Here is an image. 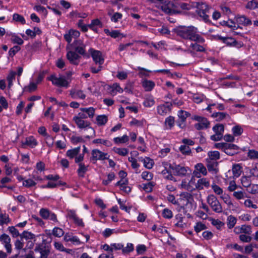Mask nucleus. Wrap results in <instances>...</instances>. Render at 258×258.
<instances>
[{
	"label": "nucleus",
	"mask_w": 258,
	"mask_h": 258,
	"mask_svg": "<svg viewBox=\"0 0 258 258\" xmlns=\"http://www.w3.org/2000/svg\"><path fill=\"white\" fill-rule=\"evenodd\" d=\"M80 34L79 31L71 29L68 33L64 35V38L69 44H70L72 38H77L79 37Z\"/></svg>",
	"instance_id": "obj_13"
},
{
	"label": "nucleus",
	"mask_w": 258,
	"mask_h": 258,
	"mask_svg": "<svg viewBox=\"0 0 258 258\" xmlns=\"http://www.w3.org/2000/svg\"><path fill=\"white\" fill-rule=\"evenodd\" d=\"M214 132L216 134H222L224 132V125L222 124H218L213 127Z\"/></svg>",
	"instance_id": "obj_39"
},
{
	"label": "nucleus",
	"mask_w": 258,
	"mask_h": 258,
	"mask_svg": "<svg viewBox=\"0 0 258 258\" xmlns=\"http://www.w3.org/2000/svg\"><path fill=\"white\" fill-rule=\"evenodd\" d=\"M241 232L247 234H250L251 233V226L250 225H242L241 227Z\"/></svg>",
	"instance_id": "obj_57"
},
{
	"label": "nucleus",
	"mask_w": 258,
	"mask_h": 258,
	"mask_svg": "<svg viewBox=\"0 0 258 258\" xmlns=\"http://www.w3.org/2000/svg\"><path fill=\"white\" fill-rule=\"evenodd\" d=\"M180 197H183V198L187 200V203H191L190 200H193V197L192 196L187 192H182L180 194Z\"/></svg>",
	"instance_id": "obj_55"
},
{
	"label": "nucleus",
	"mask_w": 258,
	"mask_h": 258,
	"mask_svg": "<svg viewBox=\"0 0 258 258\" xmlns=\"http://www.w3.org/2000/svg\"><path fill=\"white\" fill-rule=\"evenodd\" d=\"M37 145L36 140L32 136H30L26 138L25 142H22V147L25 148V145L30 146L31 148H34Z\"/></svg>",
	"instance_id": "obj_18"
},
{
	"label": "nucleus",
	"mask_w": 258,
	"mask_h": 258,
	"mask_svg": "<svg viewBox=\"0 0 258 258\" xmlns=\"http://www.w3.org/2000/svg\"><path fill=\"white\" fill-rule=\"evenodd\" d=\"M129 140L128 137L126 135H124L122 137H116L114 139V141L115 143H124L127 142Z\"/></svg>",
	"instance_id": "obj_40"
},
{
	"label": "nucleus",
	"mask_w": 258,
	"mask_h": 258,
	"mask_svg": "<svg viewBox=\"0 0 258 258\" xmlns=\"http://www.w3.org/2000/svg\"><path fill=\"white\" fill-rule=\"evenodd\" d=\"M233 195L238 200L242 199L246 197V194L242 191H234Z\"/></svg>",
	"instance_id": "obj_41"
},
{
	"label": "nucleus",
	"mask_w": 258,
	"mask_h": 258,
	"mask_svg": "<svg viewBox=\"0 0 258 258\" xmlns=\"http://www.w3.org/2000/svg\"><path fill=\"white\" fill-rule=\"evenodd\" d=\"M91 51V55L93 60L96 63H99V65H101L104 62V59L102 57V53L99 50L90 49Z\"/></svg>",
	"instance_id": "obj_11"
},
{
	"label": "nucleus",
	"mask_w": 258,
	"mask_h": 258,
	"mask_svg": "<svg viewBox=\"0 0 258 258\" xmlns=\"http://www.w3.org/2000/svg\"><path fill=\"white\" fill-rule=\"evenodd\" d=\"M172 104L166 105L165 104L161 105L157 108L158 113L161 115H164L171 110Z\"/></svg>",
	"instance_id": "obj_16"
},
{
	"label": "nucleus",
	"mask_w": 258,
	"mask_h": 258,
	"mask_svg": "<svg viewBox=\"0 0 258 258\" xmlns=\"http://www.w3.org/2000/svg\"><path fill=\"white\" fill-rule=\"evenodd\" d=\"M67 216L74 220L75 224L79 226H84V223L82 220L77 217L75 211L72 210H67Z\"/></svg>",
	"instance_id": "obj_12"
},
{
	"label": "nucleus",
	"mask_w": 258,
	"mask_h": 258,
	"mask_svg": "<svg viewBox=\"0 0 258 258\" xmlns=\"http://www.w3.org/2000/svg\"><path fill=\"white\" fill-rule=\"evenodd\" d=\"M248 156L250 159L258 158V152L254 150H250L248 152Z\"/></svg>",
	"instance_id": "obj_64"
},
{
	"label": "nucleus",
	"mask_w": 258,
	"mask_h": 258,
	"mask_svg": "<svg viewBox=\"0 0 258 258\" xmlns=\"http://www.w3.org/2000/svg\"><path fill=\"white\" fill-rule=\"evenodd\" d=\"M0 241L5 245V247L8 253H11L12 252V245L10 244L11 238L10 236L6 234H3L0 236Z\"/></svg>",
	"instance_id": "obj_9"
},
{
	"label": "nucleus",
	"mask_w": 258,
	"mask_h": 258,
	"mask_svg": "<svg viewBox=\"0 0 258 258\" xmlns=\"http://www.w3.org/2000/svg\"><path fill=\"white\" fill-rule=\"evenodd\" d=\"M11 41L13 43H16L18 45H22L24 43L23 40L18 36L13 35L11 38Z\"/></svg>",
	"instance_id": "obj_44"
},
{
	"label": "nucleus",
	"mask_w": 258,
	"mask_h": 258,
	"mask_svg": "<svg viewBox=\"0 0 258 258\" xmlns=\"http://www.w3.org/2000/svg\"><path fill=\"white\" fill-rule=\"evenodd\" d=\"M92 142L94 144H102L107 147H110L111 146V143L110 141L101 139H97L94 140Z\"/></svg>",
	"instance_id": "obj_34"
},
{
	"label": "nucleus",
	"mask_w": 258,
	"mask_h": 258,
	"mask_svg": "<svg viewBox=\"0 0 258 258\" xmlns=\"http://www.w3.org/2000/svg\"><path fill=\"white\" fill-rule=\"evenodd\" d=\"M52 234L56 237H60L64 234V232L62 229L56 227L53 229Z\"/></svg>",
	"instance_id": "obj_38"
},
{
	"label": "nucleus",
	"mask_w": 258,
	"mask_h": 258,
	"mask_svg": "<svg viewBox=\"0 0 258 258\" xmlns=\"http://www.w3.org/2000/svg\"><path fill=\"white\" fill-rule=\"evenodd\" d=\"M21 49L20 47L15 45L11 48L9 51V56L13 57L16 53Z\"/></svg>",
	"instance_id": "obj_45"
},
{
	"label": "nucleus",
	"mask_w": 258,
	"mask_h": 258,
	"mask_svg": "<svg viewBox=\"0 0 258 258\" xmlns=\"http://www.w3.org/2000/svg\"><path fill=\"white\" fill-rule=\"evenodd\" d=\"M196 7L197 8L196 12L198 15L202 17L205 22H207L209 18V16L206 14L208 11V6L203 3L198 2L196 3Z\"/></svg>",
	"instance_id": "obj_4"
},
{
	"label": "nucleus",
	"mask_w": 258,
	"mask_h": 258,
	"mask_svg": "<svg viewBox=\"0 0 258 258\" xmlns=\"http://www.w3.org/2000/svg\"><path fill=\"white\" fill-rule=\"evenodd\" d=\"M71 141L74 144L78 143H84L85 140L81 137L72 136L71 137Z\"/></svg>",
	"instance_id": "obj_59"
},
{
	"label": "nucleus",
	"mask_w": 258,
	"mask_h": 258,
	"mask_svg": "<svg viewBox=\"0 0 258 258\" xmlns=\"http://www.w3.org/2000/svg\"><path fill=\"white\" fill-rule=\"evenodd\" d=\"M190 47L192 48L194 50H195L197 51L204 52L205 51V49L204 48L203 46L199 45L197 43H191L190 45Z\"/></svg>",
	"instance_id": "obj_56"
},
{
	"label": "nucleus",
	"mask_w": 258,
	"mask_h": 258,
	"mask_svg": "<svg viewBox=\"0 0 258 258\" xmlns=\"http://www.w3.org/2000/svg\"><path fill=\"white\" fill-rule=\"evenodd\" d=\"M113 151L118 154L121 156H126L128 153V150L126 148H114Z\"/></svg>",
	"instance_id": "obj_37"
},
{
	"label": "nucleus",
	"mask_w": 258,
	"mask_h": 258,
	"mask_svg": "<svg viewBox=\"0 0 258 258\" xmlns=\"http://www.w3.org/2000/svg\"><path fill=\"white\" fill-rule=\"evenodd\" d=\"M241 183L243 186L245 187L250 188V185H251V182L248 179V177L246 176L242 177L241 178Z\"/></svg>",
	"instance_id": "obj_50"
},
{
	"label": "nucleus",
	"mask_w": 258,
	"mask_h": 258,
	"mask_svg": "<svg viewBox=\"0 0 258 258\" xmlns=\"http://www.w3.org/2000/svg\"><path fill=\"white\" fill-rule=\"evenodd\" d=\"M207 203L214 212L218 213L222 212V207L217 198L214 195H210L208 197Z\"/></svg>",
	"instance_id": "obj_2"
},
{
	"label": "nucleus",
	"mask_w": 258,
	"mask_h": 258,
	"mask_svg": "<svg viewBox=\"0 0 258 258\" xmlns=\"http://www.w3.org/2000/svg\"><path fill=\"white\" fill-rule=\"evenodd\" d=\"M144 166L148 169H151L154 164V161L149 157H146L144 159Z\"/></svg>",
	"instance_id": "obj_36"
},
{
	"label": "nucleus",
	"mask_w": 258,
	"mask_h": 258,
	"mask_svg": "<svg viewBox=\"0 0 258 258\" xmlns=\"http://www.w3.org/2000/svg\"><path fill=\"white\" fill-rule=\"evenodd\" d=\"M208 156L210 157L209 160L211 161L216 160L219 159L220 158V153L218 151H210L208 153Z\"/></svg>",
	"instance_id": "obj_30"
},
{
	"label": "nucleus",
	"mask_w": 258,
	"mask_h": 258,
	"mask_svg": "<svg viewBox=\"0 0 258 258\" xmlns=\"http://www.w3.org/2000/svg\"><path fill=\"white\" fill-rule=\"evenodd\" d=\"M25 103L23 101H21L18 105L17 106L16 113L17 115H19L22 113V110L24 107Z\"/></svg>",
	"instance_id": "obj_63"
},
{
	"label": "nucleus",
	"mask_w": 258,
	"mask_h": 258,
	"mask_svg": "<svg viewBox=\"0 0 258 258\" xmlns=\"http://www.w3.org/2000/svg\"><path fill=\"white\" fill-rule=\"evenodd\" d=\"M232 172L234 176L238 177L241 173V167L239 164H234L232 167Z\"/></svg>",
	"instance_id": "obj_28"
},
{
	"label": "nucleus",
	"mask_w": 258,
	"mask_h": 258,
	"mask_svg": "<svg viewBox=\"0 0 258 258\" xmlns=\"http://www.w3.org/2000/svg\"><path fill=\"white\" fill-rule=\"evenodd\" d=\"M179 150L180 152L185 155H189L191 153V150L190 148L186 145H182L180 147Z\"/></svg>",
	"instance_id": "obj_49"
},
{
	"label": "nucleus",
	"mask_w": 258,
	"mask_h": 258,
	"mask_svg": "<svg viewBox=\"0 0 258 258\" xmlns=\"http://www.w3.org/2000/svg\"><path fill=\"white\" fill-rule=\"evenodd\" d=\"M67 58L71 63L78 65L80 62L81 56L77 54L76 52L70 50L67 54Z\"/></svg>",
	"instance_id": "obj_10"
},
{
	"label": "nucleus",
	"mask_w": 258,
	"mask_h": 258,
	"mask_svg": "<svg viewBox=\"0 0 258 258\" xmlns=\"http://www.w3.org/2000/svg\"><path fill=\"white\" fill-rule=\"evenodd\" d=\"M80 109L83 112L87 113L90 118H92L94 115L95 108L93 107L81 108Z\"/></svg>",
	"instance_id": "obj_33"
},
{
	"label": "nucleus",
	"mask_w": 258,
	"mask_h": 258,
	"mask_svg": "<svg viewBox=\"0 0 258 258\" xmlns=\"http://www.w3.org/2000/svg\"><path fill=\"white\" fill-rule=\"evenodd\" d=\"M48 80L51 81L53 85L57 86L67 87L69 85V83L66 80L64 77L57 78L54 75H51L48 78Z\"/></svg>",
	"instance_id": "obj_6"
},
{
	"label": "nucleus",
	"mask_w": 258,
	"mask_h": 258,
	"mask_svg": "<svg viewBox=\"0 0 258 258\" xmlns=\"http://www.w3.org/2000/svg\"><path fill=\"white\" fill-rule=\"evenodd\" d=\"M190 115V113L183 111L182 110H180L178 112V116L179 119H181V122H185L186 118Z\"/></svg>",
	"instance_id": "obj_31"
},
{
	"label": "nucleus",
	"mask_w": 258,
	"mask_h": 258,
	"mask_svg": "<svg viewBox=\"0 0 258 258\" xmlns=\"http://www.w3.org/2000/svg\"><path fill=\"white\" fill-rule=\"evenodd\" d=\"M8 229L10 233L12 234L14 237H17L18 236H20L21 234H20L18 230L15 228L14 226L9 227Z\"/></svg>",
	"instance_id": "obj_48"
},
{
	"label": "nucleus",
	"mask_w": 258,
	"mask_h": 258,
	"mask_svg": "<svg viewBox=\"0 0 258 258\" xmlns=\"http://www.w3.org/2000/svg\"><path fill=\"white\" fill-rule=\"evenodd\" d=\"M80 147L68 150L66 153V156L70 159H73L76 157L80 151Z\"/></svg>",
	"instance_id": "obj_22"
},
{
	"label": "nucleus",
	"mask_w": 258,
	"mask_h": 258,
	"mask_svg": "<svg viewBox=\"0 0 258 258\" xmlns=\"http://www.w3.org/2000/svg\"><path fill=\"white\" fill-rule=\"evenodd\" d=\"M142 177L144 179L149 181L152 179L153 175L149 171H144L142 174Z\"/></svg>",
	"instance_id": "obj_52"
},
{
	"label": "nucleus",
	"mask_w": 258,
	"mask_h": 258,
	"mask_svg": "<svg viewBox=\"0 0 258 258\" xmlns=\"http://www.w3.org/2000/svg\"><path fill=\"white\" fill-rule=\"evenodd\" d=\"M162 216L164 218L170 219L172 217V212L168 209H164L162 211Z\"/></svg>",
	"instance_id": "obj_46"
},
{
	"label": "nucleus",
	"mask_w": 258,
	"mask_h": 258,
	"mask_svg": "<svg viewBox=\"0 0 258 258\" xmlns=\"http://www.w3.org/2000/svg\"><path fill=\"white\" fill-rule=\"evenodd\" d=\"M13 19L17 22H21L22 24H24L25 23V20L24 18L18 14H14L13 15Z\"/></svg>",
	"instance_id": "obj_47"
},
{
	"label": "nucleus",
	"mask_w": 258,
	"mask_h": 258,
	"mask_svg": "<svg viewBox=\"0 0 258 258\" xmlns=\"http://www.w3.org/2000/svg\"><path fill=\"white\" fill-rule=\"evenodd\" d=\"M227 226L229 229H231L235 226L236 223V218L233 216L230 215L227 218Z\"/></svg>",
	"instance_id": "obj_29"
},
{
	"label": "nucleus",
	"mask_w": 258,
	"mask_h": 258,
	"mask_svg": "<svg viewBox=\"0 0 258 258\" xmlns=\"http://www.w3.org/2000/svg\"><path fill=\"white\" fill-rule=\"evenodd\" d=\"M165 123L169 126V128H171L174 124V117L171 116L168 117L165 120Z\"/></svg>",
	"instance_id": "obj_54"
},
{
	"label": "nucleus",
	"mask_w": 258,
	"mask_h": 258,
	"mask_svg": "<svg viewBox=\"0 0 258 258\" xmlns=\"http://www.w3.org/2000/svg\"><path fill=\"white\" fill-rule=\"evenodd\" d=\"M195 168L197 171H195L193 173L194 176L197 177H200V173H202L204 175H206L207 171L206 167L204 166L202 163H198L195 165Z\"/></svg>",
	"instance_id": "obj_14"
},
{
	"label": "nucleus",
	"mask_w": 258,
	"mask_h": 258,
	"mask_svg": "<svg viewBox=\"0 0 258 258\" xmlns=\"http://www.w3.org/2000/svg\"><path fill=\"white\" fill-rule=\"evenodd\" d=\"M67 49H73L75 52H78L81 55L85 54V45L81 40H76L72 44H69Z\"/></svg>",
	"instance_id": "obj_3"
},
{
	"label": "nucleus",
	"mask_w": 258,
	"mask_h": 258,
	"mask_svg": "<svg viewBox=\"0 0 258 258\" xmlns=\"http://www.w3.org/2000/svg\"><path fill=\"white\" fill-rule=\"evenodd\" d=\"M257 2L255 1L254 0L248 2L246 5V8L250 10L254 9L255 8H257Z\"/></svg>",
	"instance_id": "obj_51"
},
{
	"label": "nucleus",
	"mask_w": 258,
	"mask_h": 258,
	"mask_svg": "<svg viewBox=\"0 0 258 258\" xmlns=\"http://www.w3.org/2000/svg\"><path fill=\"white\" fill-rule=\"evenodd\" d=\"M79 168L77 170V172L79 176L83 177L85 173L87 171L88 166H86L84 164L80 163L79 164Z\"/></svg>",
	"instance_id": "obj_26"
},
{
	"label": "nucleus",
	"mask_w": 258,
	"mask_h": 258,
	"mask_svg": "<svg viewBox=\"0 0 258 258\" xmlns=\"http://www.w3.org/2000/svg\"><path fill=\"white\" fill-rule=\"evenodd\" d=\"M74 120L75 121L76 123L78 125V126L80 128H83L86 127H89V129L92 132L93 135L95 136V132L94 128L91 127H90L89 125L90 124V122L87 121H85L81 119L80 117L75 116L74 117Z\"/></svg>",
	"instance_id": "obj_8"
},
{
	"label": "nucleus",
	"mask_w": 258,
	"mask_h": 258,
	"mask_svg": "<svg viewBox=\"0 0 258 258\" xmlns=\"http://www.w3.org/2000/svg\"><path fill=\"white\" fill-rule=\"evenodd\" d=\"M142 86L147 91H151L155 86V83L149 80H144L142 83Z\"/></svg>",
	"instance_id": "obj_24"
},
{
	"label": "nucleus",
	"mask_w": 258,
	"mask_h": 258,
	"mask_svg": "<svg viewBox=\"0 0 258 258\" xmlns=\"http://www.w3.org/2000/svg\"><path fill=\"white\" fill-rule=\"evenodd\" d=\"M212 117L216 118V121H220L226 117H229V115L226 112H214L212 114Z\"/></svg>",
	"instance_id": "obj_23"
},
{
	"label": "nucleus",
	"mask_w": 258,
	"mask_h": 258,
	"mask_svg": "<svg viewBox=\"0 0 258 258\" xmlns=\"http://www.w3.org/2000/svg\"><path fill=\"white\" fill-rule=\"evenodd\" d=\"M177 35L183 39H189L199 43H204V39L198 34L197 29L194 26L179 27L175 30Z\"/></svg>",
	"instance_id": "obj_1"
},
{
	"label": "nucleus",
	"mask_w": 258,
	"mask_h": 258,
	"mask_svg": "<svg viewBox=\"0 0 258 258\" xmlns=\"http://www.w3.org/2000/svg\"><path fill=\"white\" fill-rule=\"evenodd\" d=\"M36 184V183L31 179L25 180L23 182V185L27 187H31L35 186Z\"/></svg>",
	"instance_id": "obj_53"
},
{
	"label": "nucleus",
	"mask_w": 258,
	"mask_h": 258,
	"mask_svg": "<svg viewBox=\"0 0 258 258\" xmlns=\"http://www.w3.org/2000/svg\"><path fill=\"white\" fill-rule=\"evenodd\" d=\"M107 155V153L102 152L98 149H94L92 151V157H91V160L97 161L108 159Z\"/></svg>",
	"instance_id": "obj_7"
},
{
	"label": "nucleus",
	"mask_w": 258,
	"mask_h": 258,
	"mask_svg": "<svg viewBox=\"0 0 258 258\" xmlns=\"http://www.w3.org/2000/svg\"><path fill=\"white\" fill-rule=\"evenodd\" d=\"M20 236L21 239L24 238L26 239H32L35 238V235L33 233L27 231H24L21 235Z\"/></svg>",
	"instance_id": "obj_35"
},
{
	"label": "nucleus",
	"mask_w": 258,
	"mask_h": 258,
	"mask_svg": "<svg viewBox=\"0 0 258 258\" xmlns=\"http://www.w3.org/2000/svg\"><path fill=\"white\" fill-rule=\"evenodd\" d=\"M108 118L105 115H100L96 117L97 124L99 126L104 125L107 122Z\"/></svg>",
	"instance_id": "obj_25"
},
{
	"label": "nucleus",
	"mask_w": 258,
	"mask_h": 258,
	"mask_svg": "<svg viewBox=\"0 0 258 258\" xmlns=\"http://www.w3.org/2000/svg\"><path fill=\"white\" fill-rule=\"evenodd\" d=\"M212 188L214 191L218 195H221L223 193V189L218 185L214 184L212 185Z\"/></svg>",
	"instance_id": "obj_62"
},
{
	"label": "nucleus",
	"mask_w": 258,
	"mask_h": 258,
	"mask_svg": "<svg viewBox=\"0 0 258 258\" xmlns=\"http://www.w3.org/2000/svg\"><path fill=\"white\" fill-rule=\"evenodd\" d=\"M224 43H226L228 45H236L237 41L232 37H226Z\"/></svg>",
	"instance_id": "obj_58"
},
{
	"label": "nucleus",
	"mask_w": 258,
	"mask_h": 258,
	"mask_svg": "<svg viewBox=\"0 0 258 258\" xmlns=\"http://www.w3.org/2000/svg\"><path fill=\"white\" fill-rule=\"evenodd\" d=\"M207 164V166L208 170L210 171H214L215 173H217L218 170L216 168V167L218 165V163L214 161H211L207 159L206 160Z\"/></svg>",
	"instance_id": "obj_20"
},
{
	"label": "nucleus",
	"mask_w": 258,
	"mask_h": 258,
	"mask_svg": "<svg viewBox=\"0 0 258 258\" xmlns=\"http://www.w3.org/2000/svg\"><path fill=\"white\" fill-rule=\"evenodd\" d=\"M204 186L208 187L210 186L209 181L205 178H203L198 180L196 184V188L201 190L204 188Z\"/></svg>",
	"instance_id": "obj_15"
},
{
	"label": "nucleus",
	"mask_w": 258,
	"mask_h": 258,
	"mask_svg": "<svg viewBox=\"0 0 258 258\" xmlns=\"http://www.w3.org/2000/svg\"><path fill=\"white\" fill-rule=\"evenodd\" d=\"M210 122L207 118L204 119L202 121L195 124V127L197 130H201L209 127Z\"/></svg>",
	"instance_id": "obj_19"
},
{
	"label": "nucleus",
	"mask_w": 258,
	"mask_h": 258,
	"mask_svg": "<svg viewBox=\"0 0 258 258\" xmlns=\"http://www.w3.org/2000/svg\"><path fill=\"white\" fill-rule=\"evenodd\" d=\"M11 220L8 215L6 214H0V225H3L4 224H8L10 222Z\"/></svg>",
	"instance_id": "obj_32"
},
{
	"label": "nucleus",
	"mask_w": 258,
	"mask_h": 258,
	"mask_svg": "<svg viewBox=\"0 0 258 258\" xmlns=\"http://www.w3.org/2000/svg\"><path fill=\"white\" fill-rule=\"evenodd\" d=\"M232 132L235 136H238L241 135L243 129L239 125H236L232 128Z\"/></svg>",
	"instance_id": "obj_43"
},
{
	"label": "nucleus",
	"mask_w": 258,
	"mask_h": 258,
	"mask_svg": "<svg viewBox=\"0 0 258 258\" xmlns=\"http://www.w3.org/2000/svg\"><path fill=\"white\" fill-rule=\"evenodd\" d=\"M236 21L239 24L244 26H248L252 23L251 20L244 15L237 17Z\"/></svg>",
	"instance_id": "obj_21"
},
{
	"label": "nucleus",
	"mask_w": 258,
	"mask_h": 258,
	"mask_svg": "<svg viewBox=\"0 0 258 258\" xmlns=\"http://www.w3.org/2000/svg\"><path fill=\"white\" fill-rule=\"evenodd\" d=\"M220 24L222 26H226L233 30L237 29L238 28L240 29L242 28L240 27H236L235 25L234 22L232 20H229V21H223L220 22Z\"/></svg>",
	"instance_id": "obj_27"
},
{
	"label": "nucleus",
	"mask_w": 258,
	"mask_h": 258,
	"mask_svg": "<svg viewBox=\"0 0 258 258\" xmlns=\"http://www.w3.org/2000/svg\"><path fill=\"white\" fill-rule=\"evenodd\" d=\"M169 167L174 171L175 175L183 176H185L187 173V169L186 167L176 164L175 163L170 164Z\"/></svg>",
	"instance_id": "obj_5"
},
{
	"label": "nucleus",
	"mask_w": 258,
	"mask_h": 258,
	"mask_svg": "<svg viewBox=\"0 0 258 258\" xmlns=\"http://www.w3.org/2000/svg\"><path fill=\"white\" fill-rule=\"evenodd\" d=\"M194 228L196 232L199 233L202 230L205 229L206 228V226L205 224L199 222L197 223V225L195 226Z\"/></svg>",
	"instance_id": "obj_60"
},
{
	"label": "nucleus",
	"mask_w": 258,
	"mask_h": 258,
	"mask_svg": "<svg viewBox=\"0 0 258 258\" xmlns=\"http://www.w3.org/2000/svg\"><path fill=\"white\" fill-rule=\"evenodd\" d=\"M40 216L44 219H48L50 215V212L47 209L42 208L40 210Z\"/></svg>",
	"instance_id": "obj_42"
},
{
	"label": "nucleus",
	"mask_w": 258,
	"mask_h": 258,
	"mask_svg": "<svg viewBox=\"0 0 258 258\" xmlns=\"http://www.w3.org/2000/svg\"><path fill=\"white\" fill-rule=\"evenodd\" d=\"M143 188L147 192H150L152 190V187L155 183L153 182H149L147 184H144Z\"/></svg>",
	"instance_id": "obj_61"
},
{
	"label": "nucleus",
	"mask_w": 258,
	"mask_h": 258,
	"mask_svg": "<svg viewBox=\"0 0 258 258\" xmlns=\"http://www.w3.org/2000/svg\"><path fill=\"white\" fill-rule=\"evenodd\" d=\"M70 96L72 98L75 99L77 97H79L82 99H84L86 98V95L83 93V91L81 90H76L72 89L70 91Z\"/></svg>",
	"instance_id": "obj_17"
}]
</instances>
